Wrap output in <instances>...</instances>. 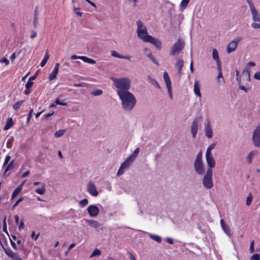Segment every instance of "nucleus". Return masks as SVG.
<instances>
[{
	"label": "nucleus",
	"mask_w": 260,
	"mask_h": 260,
	"mask_svg": "<svg viewBox=\"0 0 260 260\" xmlns=\"http://www.w3.org/2000/svg\"><path fill=\"white\" fill-rule=\"evenodd\" d=\"M137 24V34L139 39L144 42L150 43L153 44L156 48L160 49L161 48V43L160 41L149 35L147 32L146 27L143 24V22L139 20L136 22Z\"/></svg>",
	"instance_id": "obj_1"
},
{
	"label": "nucleus",
	"mask_w": 260,
	"mask_h": 260,
	"mask_svg": "<svg viewBox=\"0 0 260 260\" xmlns=\"http://www.w3.org/2000/svg\"><path fill=\"white\" fill-rule=\"evenodd\" d=\"M119 99L121 101L122 108L126 111H131L136 106V99L134 94L129 91L118 92Z\"/></svg>",
	"instance_id": "obj_2"
},
{
	"label": "nucleus",
	"mask_w": 260,
	"mask_h": 260,
	"mask_svg": "<svg viewBox=\"0 0 260 260\" xmlns=\"http://www.w3.org/2000/svg\"><path fill=\"white\" fill-rule=\"evenodd\" d=\"M111 80L113 82L114 86L117 89V94H118V92L128 91L131 87V80L129 78H116L112 77Z\"/></svg>",
	"instance_id": "obj_3"
},
{
	"label": "nucleus",
	"mask_w": 260,
	"mask_h": 260,
	"mask_svg": "<svg viewBox=\"0 0 260 260\" xmlns=\"http://www.w3.org/2000/svg\"><path fill=\"white\" fill-rule=\"evenodd\" d=\"M193 168L196 172L199 175H202L205 173V170L202 160V152L201 151L196 157L193 162Z\"/></svg>",
	"instance_id": "obj_4"
},
{
	"label": "nucleus",
	"mask_w": 260,
	"mask_h": 260,
	"mask_svg": "<svg viewBox=\"0 0 260 260\" xmlns=\"http://www.w3.org/2000/svg\"><path fill=\"white\" fill-rule=\"evenodd\" d=\"M213 171L210 169H207L203 180L202 183L204 187L207 189H211L213 186Z\"/></svg>",
	"instance_id": "obj_5"
},
{
	"label": "nucleus",
	"mask_w": 260,
	"mask_h": 260,
	"mask_svg": "<svg viewBox=\"0 0 260 260\" xmlns=\"http://www.w3.org/2000/svg\"><path fill=\"white\" fill-rule=\"evenodd\" d=\"M184 41L181 38L178 39L177 41L172 46L170 51V55L174 56L179 54L184 48Z\"/></svg>",
	"instance_id": "obj_6"
},
{
	"label": "nucleus",
	"mask_w": 260,
	"mask_h": 260,
	"mask_svg": "<svg viewBox=\"0 0 260 260\" xmlns=\"http://www.w3.org/2000/svg\"><path fill=\"white\" fill-rule=\"evenodd\" d=\"M252 140L254 146L256 148L260 147V123L253 130Z\"/></svg>",
	"instance_id": "obj_7"
},
{
	"label": "nucleus",
	"mask_w": 260,
	"mask_h": 260,
	"mask_svg": "<svg viewBox=\"0 0 260 260\" xmlns=\"http://www.w3.org/2000/svg\"><path fill=\"white\" fill-rule=\"evenodd\" d=\"M241 37H237L230 42L226 48V52L228 54L235 51L238 46V43L242 40Z\"/></svg>",
	"instance_id": "obj_8"
},
{
	"label": "nucleus",
	"mask_w": 260,
	"mask_h": 260,
	"mask_svg": "<svg viewBox=\"0 0 260 260\" xmlns=\"http://www.w3.org/2000/svg\"><path fill=\"white\" fill-rule=\"evenodd\" d=\"M134 161L129 157L121 165L117 173V176H120L123 174L125 170L127 169L128 167L133 163Z\"/></svg>",
	"instance_id": "obj_9"
},
{
	"label": "nucleus",
	"mask_w": 260,
	"mask_h": 260,
	"mask_svg": "<svg viewBox=\"0 0 260 260\" xmlns=\"http://www.w3.org/2000/svg\"><path fill=\"white\" fill-rule=\"evenodd\" d=\"M164 79L167 88L169 93V96L171 100L173 99V94L172 90L171 81L167 72L164 73Z\"/></svg>",
	"instance_id": "obj_10"
},
{
	"label": "nucleus",
	"mask_w": 260,
	"mask_h": 260,
	"mask_svg": "<svg viewBox=\"0 0 260 260\" xmlns=\"http://www.w3.org/2000/svg\"><path fill=\"white\" fill-rule=\"evenodd\" d=\"M252 15V18L254 21L260 22V15L258 11L255 9L253 3L249 5Z\"/></svg>",
	"instance_id": "obj_11"
},
{
	"label": "nucleus",
	"mask_w": 260,
	"mask_h": 260,
	"mask_svg": "<svg viewBox=\"0 0 260 260\" xmlns=\"http://www.w3.org/2000/svg\"><path fill=\"white\" fill-rule=\"evenodd\" d=\"M247 67L243 71L242 75L245 77L246 80L248 81H250V69L248 68V67H254L255 66V63L254 62L250 61L247 63Z\"/></svg>",
	"instance_id": "obj_12"
},
{
	"label": "nucleus",
	"mask_w": 260,
	"mask_h": 260,
	"mask_svg": "<svg viewBox=\"0 0 260 260\" xmlns=\"http://www.w3.org/2000/svg\"><path fill=\"white\" fill-rule=\"evenodd\" d=\"M87 212L91 217H96L100 212L99 208L95 205H90L87 208Z\"/></svg>",
	"instance_id": "obj_13"
},
{
	"label": "nucleus",
	"mask_w": 260,
	"mask_h": 260,
	"mask_svg": "<svg viewBox=\"0 0 260 260\" xmlns=\"http://www.w3.org/2000/svg\"><path fill=\"white\" fill-rule=\"evenodd\" d=\"M2 247L6 254L12 259L22 260L17 253L13 252L10 248H6L3 245Z\"/></svg>",
	"instance_id": "obj_14"
},
{
	"label": "nucleus",
	"mask_w": 260,
	"mask_h": 260,
	"mask_svg": "<svg viewBox=\"0 0 260 260\" xmlns=\"http://www.w3.org/2000/svg\"><path fill=\"white\" fill-rule=\"evenodd\" d=\"M87 190L88 192L92 196L96 197L99 192L96 187L92 181H89L87 184Z\"/></svg>",
	"instance_id": "obj_15"
},
{
	"label": "nucleus",
	"mask_w": 260,
	"mask_h": 260,
	"mask_svg": "<svg viewBox=\"0 0 260 260\" xmlns=\"http://www.w3.org/2000/svg\"><path fill=\"white\" fill-rule=\"evenodd\" d=\"M71 59H80L82 60L83 61L90 64H95L96 63V61L94 59L88 58L85 56H77L76 55H73L71 56Z\"/></svg>",
	"instance_id": "obj_16"
},
{
	"label": "nucleus",
	"mask_w": 260,
	"mask_h": 260,
	"mask_svg": "<svg viewBox=\"0 0 260 260\" xmlns=\"http://www.w3.org/2000/svg\"><path fill=\"white\" fill-rule=\"evenodd\" d=\"M206 159L208 165V169H212L215 166V160L212 154L206 155Z\"/></svg>",
	"instance_id": "obj_17"
},
{
	"label": "nucleus",
	"mask_w": 260,
	"mask_h": 260,
	"mask_svg": "<svg viewBox=\"0 0 260 260\" xmlns=\"http://www.w3.org/2000/svg\"><path fill=\"white\" fill-rule=\"evenodd\" d=\"M86 222L91 227L94 228L95 229H100L102 230V225L96 220L92 219H86Z\"/></svg>",
	"instance_id": "obj_18"
},
{
	"label": "nucleus",
	"mask_w": 260,
	"mask_h": 260,
	"mask_svg": "<svg viewBox=\"0 0 260 260\" xmlns=\"http://www.w3.org/2000/svg\"><path fill=\"white\" fill-rule=\"evenodd\" d=\"M184 66V61L182 59L179 58H177L175 67L178 69L177 74L181 76L182 74V69Z\"/></svg>",
	"instance_id": "obj_19"
},
{
	"label": "nucleus",
	"mask_w": 260,
	"mask_h": 260,
	"mask_svg": "<svg viewBox=\"0 0 260 260\" xmlns=\"http://www.w3.org/2000/svg\"><path fill=\"white\" fill-rule=\"evenodd\" d=\"M199 122L197 119H195L191 126V132L193 138L196 137L198 129Z\"/></svg>",
	"instance_id": "obj_20"
},
{
	"label": "nucleus",
	"mask_w": 260,
	"mask_h": 260,
	"mask_svg": "<svg viewBox=\"0 0 260 260\" xmlns=\"http://www.w3.org/2000/svg\"><path fill=\"white\" fill-rule=\"evenodd\" d=\"M59 68V63H56L52 72L50 74L49 79L51 81L56 78Z\"/></svg>",
	"instance_id": "obj_21"
},
{
	"label": "nucleus",
	"mask_w": 260,
	"mask_h": 260,
	"mask_svg": "<svg viewBox=\"0 0 260 260\" xmlns=\"http://www.w3.org/2000/svg\"><path fill=\"white\" fill-rule=\"evenodd\" d=\"M212 56L213 59L216 61L217 66H221V63L219 57L218 52L216 49L212 50Z\"/></svg>",
	"instance_id": "obj_22"
},
{
	"label": "nucleus",
	"mask_w": 260,
	"mask_h": 260,
	"mask_svg": "<svg viewBox=\"0 0 260 260\" xmlns=\"http://www.w3.org/2000/svg\"><path fill=\"white\" fill-rule=\"evenodd\" d=\"M200 87L201 85L200 81L198 80L195 81L193 87V91L196 95L200 98H201L202 96L201 93L200 92Z\"/></svg>",
	"instance_id": "obj_23"
},
{
	"label": "nucleus",
	"mask_w": 260,
	"mask_h": 260,
	"mask_svg": "<svg viewBox=\"0 0 260 260\" xmlns=\"http://www.w3.org/2000/svg\"><path fill=\"white\" fill-rule=\"evenodd\" d=\"M205 132L206 136L208 138H211L212 137L213 132L209 122H208L205 125Z\"/></svg>",
	"instance_id": "obj_24"
},
{
	"label": "nucleus",
	"mask_w": 260,
	"mask_h": 260,
	"mask_svg": "<svg viewBox=\"0 0 260 260\" xmlns=\"http://www.w3.org/2000/svg\"><path fill=\"white\" fill-rule=\"evenodd\" d=\"M220 224L223 231L228 235H232L231 231L228 225L226 224L223 219L220 220Z\"/></svg>",
	"instance_id": "obj_25"
},
{
	"label": "nucleus",
	"mask_w": 260,
	"mask_h": 260,
	"mask_svg": "<svg viewBox=\"0 0 260 260\" xmlns=\"http://www.w3.org/2000/svg\"><path fill=\"white\" fill-rule=\"evenodd\" d=\"M111 55L115 57L119 58H122V59H125L129 60H131V56H123L122 55H120L117 52L112 50L111 51Z\"/></svg>",
	"instance_id": "obj_26"
},
{
	"label": "nucleus",
	"mask_w": 260,
	"mask_h": 260,
	"mask_svg": "<svg viewBox=\"0 0 260 260\" xmlns=\"http://www.w3.org/2000/svg\"><path fill=\"white\" fill-rule=\"evenodd\" d=\"M24 182L21 183L13 192L11 200H13L22 190Z\"/></svg>",
	"instance_id": "obj_27"
},
{
	"label": "nucleus",
	"mask_w": 260,
	"mask_h": 260,
	"mask_svg": "<svg viewBox=\"0 0 260 260\" xmlns=\"http://www.w3.org/2000/svg\"><path fill=\"white\" fill-rule=\"evenodd\" d=\"M257 151L256 150H253L250 152L248 155L246 157V160L248 162L249 164H250L252 162V159L254 155L257 153Z\"/></svg>",
	"instance_id": "obj_28"
},
{
	"label": "nucleus",
	"mask_w": 260,
	"mask_h": 260,
	"mask_svg": "<svg viewBox=\"0 0 260 260\" xmlns=\"http://www.w3.org/2000/svg\"><path fill=\"white\" fill-rule=\"evenodd\" d=\"M218 70L219 71L218 76L217 77L218 82L220 83H224V79L222 76V73L221 72V66H217Z\"/></svg>",
	"instance_id": "obj_29"
},
{
	"label": "nucleus",
	"mask_w": 260,
	"mask_h": 260,
	"mask_svg": "<svg viewBox=\"0 0 260 260\" xmlns=\"http://www.w3.org/2000/svg\"><path fill=\"white\" fill-rule=\"evenodd\" d=\"M13 125V119L12 118H8L7 120V123L4 126L5 130H8Z\"/></svg>",
	"instance_id": "obj_30"
},
{
	"label": "nucleus",
	"mask_w": 260,
	"mask_h": 260,
	"mask_svg": "<svg viewBox=\"0 0 260 260\" xmlns=\"http://www.w3.org/2000/svg\"><path fill=\"white\" fill-rule=\"evenodd\" d=\"M190 0H182L180 4V10L183 11L187 7Z\"/></svg>",
	"instance_id": "obj_31"
},
{
	"label": "nucleus",
	"mask_w": 260,
	"mask_h": 260,
	"mask_svg": "<svg viewBox=\"0 0 260 260\" xmlns=\"http://www.w3.org/2000/svg\"><path fill=\"white\" fill-rule=\"evenodd\" d=\"M49 55L48 54V51L46 52L44 57L43 59V60L41 61L40 63V66L41 67H43L46 64V62H47L48 59L49 58Z\"/></svg>",
	"instance_id": "obj_32"
},
{
	"label": "nucleus",
	"mask_w": 260,
	"mask_h": 260,
	"mask_svg": "<svg viewBox=\"0 0 260 260\" xmlns=\"http://www.w3.org/2000/svg\"><path fill=\"white\" fill-rule=\"evenodd\" d=\"M46 191L45 184L43 183L42 186L40 188H37L35 189V192L39 194H43Z\"/></svg>",
	"instance_id": "obj_33"
},
{
	"label": "nucleus",
	"mask_w": 260,
	"mask_h": 260,
	"mask_svg": "<svg viewBox=\"0 0 260 260\" xmlns=\"http://www.w3.org/2000/svg\"><path fill=\"white\" fill-rule=\"evenodd\" d=\"M140 152V149L139 148H136L133 153L129 157L132 159L134 161H135V159L136 158V157H137L139 153Z\"/></svg>",
	"instance_id": "obj_34"
},
{
	"label": "nucleus",
	"mask_w": 260,
	"mask_h": 260,
	"mask_svg": "<svg viewBox=\"0 0 260 260\" xmlns=\"http://www.w3.org/2000/svg\"><path fill=\"white\" fill-rule=\"evenodd\" d=\"M103 91L101 89H97L94 90L90 92V94L93 95V96H99L103 94Z\"/></svg>",
	"instance_id": "obj_35"
},
{
	"label": "nucleus",
	"mask_w": 260,
	"mask_h": 260,
	"mask_svg": "<svg viewBox=\"0 0 260 260\" xmlns=\"http://www.w3.org/2000/svg\"><path fill=\"white\" fill-rule=\"evenodd\" d=\"M101 254V251L100 249L96 248L93 250L92 254L89 256V258H92L94 256H99Z\"/></svg>",
	"instance_id": "obj_36"
},
{
	"label": "nucleus",
	"mask_w": 260,
	"mask_h": 260,
	"mask_svg": "<svg viewBox=\"0 0 260 260\" xmlns=\"http://www.w3.org/2000/svg\"><path fill=\"white\" fill-rule=\"evenodd\" d=\"M149 235L150 237L153 240L156 241L158 243L161 242V239L159 236H158L157 235H152L151 234H149Z\"/></svg>",
	"instance_id": "obj_37"
},
{
	"label": "nucleus",
	"mask_w": 260,
	"mask_h": 260,
	"mask_svg": "<svg viewBox=\"0 0 260 260\" xmlns=\"http://www.w3.org/2000/svg\"><path fill=\"white\" fill-rule=\"evenodd\" d=\"M66 131L64 129H59L57 131L55 134L54 136L56 138H59L64 135Z\"/></svg>",
	"instance_id": "obj_38"
},
{
	"label": "nucleus",
	"mask_w": 260,
	"mask_h": 260,
	"mask_svg": "<svg viewBox=\"0 0 260 260\" xmlns=\"http://www.w3.org/2000/svg\"><path fill=\"white\" fill-rule=\"evenodd\" d=\"M216 145V143L211 144L207 148L206 155L212 154L211 150L213 149Z\"/></svg>",
	"instance_id": "obj_39"
},
{
	"label": "nucleus",
	"mask_w": 260,
	"mask_h": 260,
	"mask_svg": "<svg viewBox=\"0 0 260 260\" xmlns=\"http://www.w3.org/2000/svg\"><path fill=\"white\" fill-rule=\"evenodd\" d=\"M149 79L150 80V82L155 87L160 88V86L158 84V83L157 82V81L152 78L149 77Z\"/></svg>",
	"instance_id": "obj_40"
},
{
	"label": "nucleus",
	"mask_w": 260,
	"mask_h": 260,
	"mask_svg": "<svg viewBox=\"0 0 260 260\" xmlns=\"http://www.w3.org/2000/svg\"><path fill=\"white\" fill-rule=\"evenodd\" d=\"M14 165V160H12L10 164L7 166V168H6L5 172V175L6 174L7 172L9 171V170H12L13 168Z\"/></svg>",
	"instance_id": "obj_41"
},
{
	"label": "nucleus",
	"mask_w": 260,
	"mask_h": 260,
	"mask_svg": "<svg viewBox=\"0 0 260 260\" xmlns=\"http://www.w3.org/2000/svg\"><path fill=\"white\" fill-rule=\"evenodd\" d=\"M88 201L87 199H84L79 202V205L81 207L86 206L88 204Z\"/></svg>",
	"instance_id": "obj_42"
},
{
	"label": "nucleus",
	"mask_w": 260,
	"mask_h": 260,
	"mask_svg": "<svg viewBox=\"0 0 260 260\" xmlns=\"http://www.w3.org/2000/svg\"><path fill=\"white\" fill-rule=\"evenodd\" d=\"M23 101H18L16 103H15L13 106L14 109L17 110L19 109L21 106V105L23 104Z\"/></svg>",
	"instance_id": "obj_43"
},
{
	"label": "nucleus",
	"mask_w": 260,
	"mask_h": 260,
	"mask_svg": "<svg viewBox=\"0 0 260 260\" xmlns=\"http://www.w3.org/2000/svg\"><path fill=\"white\" fill-rule=\"evenodd\" d=\"M143 52L144 54L148 57H150L152 55L150 51L148 48H144L143 49Z\"/></svg>",
	"instance_id": "obj_44"
},
{
	"label": "nucleus",
	"mask_w": 260,
	"mask_h": 260,
	"mask_svg": "<svg viewBox=\"0 0 260 260\" xmlns=\"http://www.w3.org/2000/svg\"><path fill=\"white\" fill-rule=\"evenodd\" d=\"M251 260H260V254L258 253H255L250 257Z\"/></svg>",
	"instance_id": "obj_45"
},
{
	"label": "nucleus",
	"mask_w": 260,
	"mask_h": 260,
	"mask_svg": "<svg viewBox=\"0 0 260 260\" xmlns=\"http://www.w3.org/2000/svg\"><path fill=\"white\" fill-rule=\"evenodd\" d=\"M3 231L8 234L7 230V224H6V217H5L3 220Z\"/></svg>",
	"instance_id": "obj_46"
},
{
	"label": "nucleus",
	"mask_w": 260,
	"mask_h": 260,
	"mask_svg": "<svg viewBox=\"0 0 260 260\" xmlns=\"http://www.w3.org/2000/svg\"><path fill=\"white\" fill-rule=\"evenodd\" d=\"M80 10V8H75V7H74L73 8V11L74 12V13L77 15L78 16H81L82 15V13L80 12L79 11Z\"/></svg>",
	"instance_id": "obj_47"
},
{
	"label": "nucleus",
	"mask_w": 260,
	"mask_h": 260,
	"mask_svg": "<svg viewBox=\"0 0 260 260\" xmlns=\"http://www.w3.org/2000/svg\"><path fill=\"white\" fill-rule=\"evenodd\" d=\"M34 82L32 81H30V79H28L27 83L25 84V87L27 89H29L31 87Z\"/></svg>",
	"instance_id": "obj_48"
},
{
	"label": "nucleus",
	"mask_w": 260,
	"mask_h": 260,
	"mask_svg": "<svg viewBox=\"0 0 260 260\" xmlns=\"http://www.w3.org/2000/svg\"><path fill=\"white\" fill-rule=\"evenodd\" d=\"M252 196L250 194L246 199V205L249 206L252 202Z\"/></svg>",
	"instance_id": "obj_49"
},
{
	"label": "nucleus",
	"mask_w": 260,
	"mask_h": 260,
	"mask_svg": "<svg viewBox=\"0 0 260 260\" xmlns=\"http://www.w3.org/2000/svg\"><path fill=\"white\" fill-rule=\"evenodd\" d=\"M254 240L251 241V243H250V251L251 253H253L254 252Z\"/></svg>",
	"instance_id": "obj_50"
},
{
	"label": "nucleus",
	"mask_w": 260,
	"mask_h": 260,
	"mask_svg": "<svg viewBox=\"0 0 260 260\" xmlns=\"http://www.w3.org/2000/svg\"><path fill=\"white\" fill-rule=\"evenodd\" d=\"M87 84L84 82H81L80 83H75L74 84V86L75 87H86Z\"/></svg>",
	"instance_id": "obj_51"
},
{
	"label": "nucleus",
	"mask_w": 260,
	"mask_h": 260,
	"mask_svg": "<svg viewBox=\"0 0 260 260\" xmlns=\"http://www.w3.org/2000/svg\"><path fill=\"white\" fill-rule=\"evenodd\" d=\"M251 26L255 29L260 28V23H252Z\"/></svg>",
	"instance_id": "obj_52"
},
{
	"label": "nucleus",
	"mask_w": 260,
	"mask_h": 260,
	"mask_svg": "<svg viewBox=\"0 0 260 260\" xmlns=\"http://www.w3.org/2000/svg\"><path fill=\"white\" fill-rule=\"evenodd\" d=\"M13 138L9 139L7 143V147L8 148H11L12 147Z\"/></svg>",
	"instance_id": "obj_53"
},
{
	"label": "nucleus",
	"mask_w": 260,
	"mask_h": 260,
	"mask_svg": "<svg viewBox=\"0 0 260 260\" xmlns=\"http://www.w3.org/2000/svg\"><path fill=\"white\" fill-rule=\"evenodd\" d=\"M39 234H38L36 236V233L35 231H32L31 234V237L32 239H34L35 240H36L39 237Z\"/></svg>",
	"instance_id": "obj_54"
},
{
	"label": "nucleus",
	"mask_w": 260,
	"mask_h": 260,
	"mask_svg": "<svg viewBox=\"0 0 260 260\" xmlns=\"http://www.w3.org/2000/svg\"><path fill=\"white\" fill-rule=\"evenodd\" d=\"M0 62H4L6 65H8L9 63V60L6 58H3L1 59H0Z\"/></svg>",
	"instance_id": "obj_55"
},
{
	"label": "nucleus",
	"mask_w": 260,
	"mask_h": 260,
	"mask_svg": "<svg viewBox=\"0 0 260 260\" xmlns=\"http://www.w3.org/2000/svg\"><path fill=\"white\" fill-rule=\"evenodd\" d=\"M32 112H33V109H31L28 114V117H27V122H28L30 119V118H31V116H32Z\"/></svg>",
	"instance_id": "obj_56"
},
{
	"label": "nucleus",
	"mask_w": 260,
	"mask_h": 260,
	"mask_svg": "<svg viewBox=\"0 0 260 260\" xmlns=\"http://www.w3.org/2000/svg\"><path fill=\"white\" fill-rule=\"evenodd\" d=\"M254 78L255 79L260 80V72H256L254 75Z\"/></svg>",
	"instance_id": "obj_57"
},
{
	"label": "nucleus",
	"mask_w": 260,
	"mask_h": 260,
	"mask_svg": "<svg viewBox=\"0 0 260 260\" xmlns=\"http://www.w3.org/2000/svg\"><path fill=\"white\" fill-rule=\"evenodd\" d=\"M55 102H56V105H60L62 106H67V104L66 103L60 102L58 99L55 100Z\"/></svg>",
	"instance_id": "obj_58"
},
{
	"label": "nucleus",
	"mask_w": 260,
	"mask_h": 260,
	"mask_svg": "<svg viewBox=\"0 0 260 260\" xmlns=\"http://www.w3.org/2000/svg\"><path fill=\"white\" fill-rule=\"evenodd\" d=\"M10 158H11V157L9 155H8L6 157V158H5V160L4 161V166H6L8 164Z\"/></svg>",
	"instance_id": "obj_59"
},
{
	"label": "nucleus",
	"mask_w": 260,
	"mask_h": 260,
	"mask_svg": "<svg viewBox=\"0 0 260 260\" xmlns=\"http://www.w3.org/2000/svg\"><path fill=\"white\" fill-rule=\"evenodd\" d=\"M127 253L129 255V258L131 260H136L135 257V256L133 255V254L131 252L128 251L127 252Z\"/></svg>",
	"instance_id": "obj_60"
},
{
	"label": "nucleus",
	"mask_w": 260,
	"mask_h": 260,
	"mask_svg": "<svg viewBox=\"0 0 260 260\" xmlns=\"http://www.w3.org/2000/svg\"><path fill=\"white\" fill-rule=\"evenodd\" d=\"M155 64H158V61L152 55L149 57Z\"/></svg>",
	"instance_id": "obj_61"
},
{
	"label": "nucleus",
	"mask_w": 260,
	"mask_h": 260,
	"mask_svg": "<svg viewBox=\"0 0 260 260\" xmlns=\"http://www.w3.org/2000/svg\"><path fill=\"white\" fill-rule=\"evenodd\" d=\"M24 227V222L23 219H22L20 221V224L19 225V230H21Z\"/></svg>",
	"instance_id": "obj_62"
},
{
	"label": "nucleus",
	"mask_w": 260,
	"mask_h": 260,
	"mask_svg": "<svg viewBox=\"0 0 260 260\" xmlns=\"http://www.w3.org/2000/svg\"><path fill=\"white\" fill-rule=\"evenodd\" d=\"M37 36V33L34 30H32L31 31V35H30V38L31 39H33L35 37H36Z\"/></svg>",
	"instance_id": "obj_63"
},
{
	"label": "nucleus",
	"mask_w": 260,
	"mask_h": 260,
	"mask_svg": "<svg viewBox=\"0 0 260 260\" xmlns=\"http://www.w3.org/2000/svg\"><path fill=\"white\" fill-rule=\"evenodd\" d=\"M29 174V171H26L25 172H24V173H23V174H22V176H21V177H22V178L26 177V176H27Z\"/></svg>",
	"instance_id": "obj_64"
}]
</instances>
